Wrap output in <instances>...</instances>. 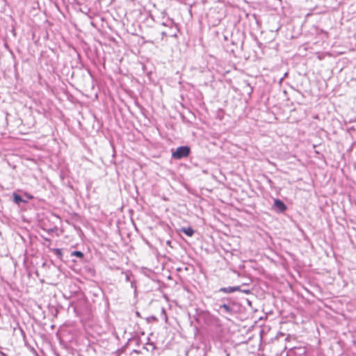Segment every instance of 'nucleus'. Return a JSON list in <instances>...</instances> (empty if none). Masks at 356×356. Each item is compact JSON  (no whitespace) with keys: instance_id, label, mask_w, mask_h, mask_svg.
Masks as SVG:
<instances>
[{"instance_id":"1","label":"nucleus","mask_w":356,"mask_h":356,"mask_svg":"<svg viewBox=\"0 0 356 356\" xmlns=\"http://www.w3.org/2000/svg\"><path fill=\"white\" fill-rule=\"evenodd\" d=\"M190 154L191 148L188 146H180L172 152V158L179 160L188 157Z\"/></svg>"},{"instance_id":"2","label":"nucleus","mask_w":356,"mask_h":356,"mask_svg":"<svg viewBox=\"0 0 356 356\" xmlns=\"http://www.w3.org/2000/svg\"><path fill=\"white\" fill-rule=\"evenodd\" d=\"M202 318L204 323L209 326L218 327L221 325L220 319L209 312L204 313L202 314Z\"/></svg>"},{"instance_id":"3","label":"nucleus","mask_w":356,"mask_h":356,"mask_svg":"<svg viewBox=\"0 0 356 356\" xmlns=\"http://www.w3.org/2000/svg\"><path fill=\"white\" fill-rule=\"evenodd\" d=\"M274 208L276 210V211L282 213L286 211V207L285 204L279 199H275L274 201Z\"/></svg>"},{"instance_id":"4","label":"nucleus","mask_w":356,"mask_h":356,"mask_svg":"<svg viewBox=\"0 0 356 356\" xmlns=\"http://www.w3.org/2000/svg\"><path fill=\"white\" fill-rule=\"evenodd\" d=\"M222 309V312L227 314H233L234 309L229 303H223L219 305V310Z\"/></svg>"},{"instance_id":"5","label":"nucleus","mask_w":356,"mask_h":356,"mask_svg":"<svg viewBox=\"0 0 356 356\" xmlns=\"http://www.w3.org/2000/svg\"><path fill=\"white\" fill-rule=\"evenodd\" d=\"M241 291V286H228V287H222L219 289L220 292H223L225 293H232L235 291Z\"/></svg>"},{"instance_id":"6","label":"nucleus","mask_w":356,"mask_h":356,"mask_svg":"<svg viewBox=\"0 0 356 356\" xmlns=\"http://www.w3.org/2000/svg\"><path fill=\"white\" fill-rule=\"evenodd\" d=\"M180 231L184 233L188 236H192L195 232L194 229L191 227H182L181 228Z\"/></svg>"},{"instance_id":"7","label":"nucleus","mask_w":356,"mask_h":356,"mask_svg":"<svg viewBox=\"0 0 356 356\" xmlns=\"http://www.w3.org/2000/svg\"><path fill=\"white\" fill-rule=\"evenodd\" d=\"M13 199H14V202L17 204H19L21 202H25V201L22 199V197L17 194V193H13Z\"/></svg>"},{"instance_id":"8","label":"nucleus","mask_w":356,"mask_h":356,"mask_svg":"<svg viewBox=\"0 0 356 356\" xmlns=\"http://www.w3.org/2000/svg\"><path fill=\"white\" fill-rule=\"evenodd\" d=\"M51 251L58 257V258L61 259L63 257L62 250L60 248H53Z\"/></svg>"},{"instance_id":"9","label":"nucleus","mask_w":356,"mask_h":356,"mask_svg":"<svg viewBox=\"0 0 356 356\" xmlns=\"http://www.w3.org/2000/svg\"><path fill=\"white\" fill-rule=\"evenodd\" d=\"M71 255L72 256L77 257L79 258H83V253L82 252L78 251V250L72 252L71 253Z\"/></svg>"},{"instance_id":"10","label":"nucleus","mask_w":356,"mask_h":356,"mask_svg":"<svg viewBox=\"0 0 356 356\" xmlns=\"http://www.w3.org/2000/svg\"><path fill=\"white\" fill-rule=\"evenodd\" d=\"M122 274L124 275L125 276V281L127 282H129L131 280H130V273L129 272H124V271H122Z\"/></svg>"},{"instance_id":"11","label":"nucleus","mask_w":356,"mask_h":356,"mask_svg":"<svg viewBox=\"0 0 356 356\" xmlns=\"http://www.w3.org/2000/svg\"><path fill=\"white\" fill-rule=\"evenodd\" d=\"M161 34L162 35V39H163L164 37L167 36V33L165 31H162Z\"/></svg>"},{"instance_id":"12","label":"nucleus","mask_w":356,"mask_h":356,"mask_svg":"<svg viewBox=\"0 0 356 356\" xmlns=\"http://www.w3.org/2000/svg\"><path fill=\"white\" fill-rule=\"evenodd\" d=\"M0 354L1 356H7L5 353H3V352H0Z\"/></svg>"},{"instance_id":"13","label":"nucleus","mask_w":356,"mask_h":356,"mask_svg":"<svg viewBox=\"0 0 356 356\" xmlns=\"http://www.w3.org/2000/svg\"><path fill=\"white\" fill-rule=\"evenodd\" d=\"M28 197H29V199H32V198H33V196H32V195H28Z\"/></svg>"},{"instance_id":"14","label":"nucleus","mask_w":356,"mask_h":356,"mask_svg":"<svg viewBox=\"0 0 356 356\" xmlns=\"http://www.w3.org/2000/svg\"><path fill=\"white\" fill-rule=\"evenodd\" d=\"M136 315L138 316H140V314H139L138 312H136Z\"/></svg>"}]
</instances>
